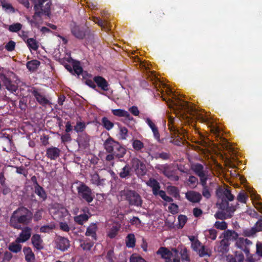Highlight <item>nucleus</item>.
<instances>
[{"mask_svg":"<svg viewBox=\"0 0 262 262\" xmlns=\"http://www.w3.org/2000/svg\"><path fill=\"white\" fill-rule=\"evenodd\" d=\"M94 21L102 28H105L107 24L106 20H102V19L97 18V17H95V18H94Z\"/></svg>","mask_w":262,"mask_h":262,"instance_id":"62","label":"nucleus"},{"mask_svg":"<svg viewBox=\"0 0 262 262\" xmlns=\"http://www.w3.org/2000/svg\"><path fill=\"white\" fill-rule=\"evenodd\" d=\"M23 252L25 255V260L27 262H35V254L30 247H24Z\"/></svg>","mask_w":262,"mask_h":262,"instance_id":"23","label":"nucleus"},{"mask_svg":"<svg viewBox=\"0 0 262 262\" xmlns=\"http://www.w3.org/2000/svg\"><path fill=\"white\" fill-rule=\"evenodd\" d=\"M35 193L39 196L41 199H42L43 201H45L47 198V193L43 187L40 186L39 184H37L36 187V189L34 191Z\"/></svg>","mask_w":262,"mask_h":262,"instance_id":"35","label":"nucleus"},{"mask_svg":"<svg viewBox=\"0 0 262 262\" xmlns=\"http://www.w3.org/2000/svg\"><path fill=\"white\" fill-rule=\"evenodd\" d=\"M157 254L161 255L165 262H181L178 256H174L171 251L168 250L167 247H160L157 251Z\"/></svg>","mask_w":262,"mask_h":262,"instance_id":"12","label":"nucleus"},{"mask_svg":"<svg viewBox=\"0 0 262 262\" xmlns=\"http://www.w3.org/2000/svg\"><path fill=\"white\" fill-rule=\"evenodd\" d=\"M146 122L147 123L148 125L151 128L154 136V138L158 140L159 142L160 141V135L158 129L154 122H152L151 120H150V118H147L146 120Z\"/></svg>","mask_w":262,"mask_h":262,"instance_id":"26","label":"nucleus"},{"mask_svg":"<svg viewBox=\"0 0 262 262\" xmlns=\"http://www.w3.org/2000/svg\"><path fill=\"white\" fill-rule=\"evenodd\" d=\"M91 182L94 185H100L101 184V180H100V176L97 172H94L93 173L90 174Z\"/></svg>","mask_w":262,"mask_h":262,"instance_id":"39","label":"nucleus"},{"mask_svg":"<svg viewBox=\"0 0 262 262\" xmlns=\"http://www.w3.org/2000/svg\"><path fill=\"white\" fill-rule=\"evenodd\" d=\"M69 212L66 208L62 207L57 209L54 214V217L56 219H62L68 215Z\"/></svg>","mask_w":262,"mask_h":262,"instance_id":"29","label":"nucleus"},{"mask_svg":"<svg viewBox=\"0 0 262 262\" xmlns=\"http://www.w3.org/2000/svg\"><path fill=\"white\" fill-rule=\"evenodd\" d=\"M29 92L35 97L37 102L39 104L42 105V106H46V105L50 104L49 99H48L45 95H42L37 88H32L31 89L29 90Z\"/></svg>","mask_w":262,"mask_h":262,"instance_id":"14","label":"nucleus"},{"mask_svg":"<svg viewBox=\"0 0 262 262\" xmlns=\"http://www.w3.org/2000/svg\"><path fill=\"white\" fill-rule=\"evenodd\" d=\"M132 167L138 176H143L147 173V168L145 163L141 160L134 158L131 161Z\"/></svg>","mask_w":262,"mask_h":262,"instance_id":"13","label":"nucleus"},{"mask_svg":"<svg viewBox=\"0 0 262 262\" xmlns=\"http://www.w3.org/2000/svg\"><path fill=\"white\" fill-rule=\"evenodd\" d=\"M32 220L33 212L27 207H18L12 213L9 225L14 229L21 230L15 240L17 243H24L31 237L32 229L28 225L32 222Z\"/></svg>","mask_w":262,"mask_h":262,"instance_id":"1","label":"nucleus"},{"mask_svg":"<svg viewBox=\"0 0 262 262\" xmlns=\"http://www.w3.org/2000/svg\"><path fill=\"white\" fill-rule=\"evenodd\" d=\"M104 149L107 152H112L114 158H124L126 149L125 147L120 144L119 142L116 141L114 138L109 136L103 143Z\"/></svg>","mask_w":262,"mask_h":262,"instance_id":"3","label":"nucleus"},{"mask_svg":"<svg viewBox=\"0 0 262 262\" xmlns=\"http://www.w3.org/2000/svg\"><path fill=\"white\" fill-rule=\"evenodd\" d=\"M141 256L137 255V254H132L129 257L130 262H140Z\"/></svg>","mask_w":262,"mask_h":262,"instance_id":"63","label":"nucleus"},{"mask_svg":"<svg viewBox=\"0 0 262 262\" xmlns=\"http://www.w3.org/2000/svg\"><path fill=\"white\" fill-rule=\"evenodd\" d=\"M121 195L130 206H142L143 201L140 195L133 190H125L121 192Z\"/></svg>","mask_w":262,"mask_h":262,"instance_id":"7","label":"nucleus"},{"mask_svg":"<svg viewBox=\"0 0 262 262\" xmlns=\"http://www.w3.org/2000/svg\"><path fill=\"white\" fill-rule=\"evenodd\" d=\"M132 176V167L129 164H126L119 173L120 177L125 178Z\"/></svg>","mask_w":262,"mask_h":262,"instance_id":"31","label":"nucleus"},{"mask_svg":"<svg viewBox=\"0 0 262 262\" xmlns=\"http://www.w3.org/2000/svg\"><path fill=\"white\" fill-rule=\"evenodd\" d=\"M15 42L13 41H9L5 45V48L8 51H13L15 49Z\"/></svg>","mask_w":262,"mask_h":262,"instance_id":"61","label":"nucleus"},{"mask_svg":"<svg viewBox=\"0 0 262 262\" xmlns=\"http://www.w3.org/2000/svg\"><path fill=\"white\" fill-rule=\"evenodd\" d=\"M128 129L126 127L120 126L119 127L120 138L122 140H125L127 137Z\"/></svg>","mask_w":262,"mask_h":262,"instance_id":"52","label":"nucleus"},{"mask_svg":"<svg viewBox=\"0 0 262 262\" xmlns=\"http://www.w3.org/2000/svg\"><path fill=\"white\" fill-rule=\"evenodd\" d=\"M208 234H207V237L210 238L212 240H215L216 238L217 232L214 229H210L207 231Z\"/></svg>","mask_w":262,"mask_h":262,"instance_id":"55","label":"nucleus"},{"mask_svg":"<svg viewBox=\"0 0 262 262\" xmlns=\"http://www.w3.org/2000/svg\"><path fill=\"white\" fill-rule=\"evenodd\" d=\"M199 255L201 256V257H203V256H210L211 252L209 248L204 246V245H202L201 244V246L200 247V250L199 251Z\"/></svg>","mask_w":262,"mask_h":262,"instance_id":"40","label":"nucleus"},{"mask_svg":"<svg viewBox=\"0 0 262 262\" xmlns=\"http://www.w3.org/2000/svg\"><path fill=\"white\" fill-rule=\"evenodd\" d=\"M119 231V228L117 226H113L107 233L108 236L111 238H115Z\"/></svg>","mask_w":262,"mask_h":262,"instance_id":"50","label":"nucleus"},{"mask_svg":"<svg viewBox=\"0 0 262 262\" xmlns=\"http://www.w3.org/2000/svg\"><path fill=\"white\" fill-rule=\"evenodd\" d=\"M237 200L241 203H246L248 197L246 193L244 191H241L237 195Z\"/></svg>","mask_w":262,"mask_h":262,"instance_id":"44","label":"nucleus"},{"mask_svg":"<svg viewBox=\"0 0 262 262\" xmlns=\"http://www.w3.org/2000/svg\"><path fill=\"white\" fill-rule=\"evenodd\" d=\"M185 198L192 203H199L202 199V195L195 191H188L185 193Z\"/></svg>","mask_w":262,"mask_h":262,"instance_id":"20","label":"nucleus"},{"mask_svg":"<svg viewBox=\"0 0 262 262\" xmlns=\"http://www.w3.org/2000/svg\"><path fill=\"white\" fill-rule=\"evenodd\" d=\"M78 195L81 200H84L87 203L92 202L95 194L92 191V189L87 186L84 183H81L79 186L77 187Z\"/></svg>","mask_w":262,"mask_h":262,"instance_id":"9","label":"nucleus"},{"mask_svg":"<svg viewBox=\"0 0 262 262\" xmlns=\"http://www.w3.org/2000/svg\"><path fill=\"white\" fill-rule=\"evenodd\" d=\"M61 152V149L58 148V147L51 146L50 147H47L46 156L48 159L55 160L58 159L59 157H60Z\"/></svg>","mask_w":262,"mask_h":262,"instance_id":"16","label":"nucleus"},{"mask_svg":"<svg viewBox=\"0 0 262 262\" xmlns=\"http://www.w3.org/2000/svg\"><path fill=\"white\" fill-rule=\"evenodd\" d=\"M9 250L14 253L19 252L21 250L22 245L20 243H12L9 246Z\"/></svg>","mask_w":262,"mask_h":262,"instance_id":"41","label":"nucleus"},{"mask_svg":"<svg viewBox=\"0 0 262 262\" xmlns=\"http://www.w3.org/2000/svg\"><path fill=\"white\" fill-rule=\"evenodd\" d=\"M101 125L106 129L111 130L113 128L114 123L111 122L106 117H103L101 119Z\"/></svg>","mask_w":262,"mask_h":262,"instance_id":"38","label":"nucleus"},{"mask_svg":"<svg viewBox=\"0 0 262 262\" xmlns=\"http://www.w3.org/2000/svg\"><path fill=\"white\" fill-rule=\"evenodd\" d=\"M1 79L6 86L7 90H9L12 93H15L17 92L18 90V86L16 84H14L9 78L6 77L5 75H3Z\"/></svg>","mask_w":262,"mask_h":262,"instance_id":"19","label":"nucleus"},{"mask_svg":"<svg viewBox=\"0 0 262 262\" xmlns=\"http://www.w3.org/2000/svg\"><path fill=\"white\" fill-rule=\"evenodd\" d=\"M151 149L149 147V155L148 156L147 160H153L154 159H161V152H155L154 154H151Z\"/></svg>","mask_w":262,"mask_h":262,"instance_id":"57","label":"nucleus"},{"mask_svg":"<svg viewBox=\"0 0 262 262\" xmlns=\"http://www.w3.org/2000/svg\"><path fill=\"white\" fill-rule=\"evenodd\" d=\"M256 253L257 255L259 256H262V243H259V242H258V243H256Z\"/></svg>","mask_w":262,"mask_h":262,"instance_id":"64","label":"nucleus"},{"mask_svg":"<svg viewBox=\"0 0 262 262\" xmlns=\"http://www.w3.org/2000/svg\"><path fill=\"white\" fill-rule=\"evenodd\" d=\"M168 209L170 213L172 214H175V213H178L179 211V206L174 204V203H171L168 206Z\"/></svg>","mask_w":262,"mask_h":262,"instance_id":"59","label":"nucleus"},{"mask_svg":"<svg viewBox=\"0 0 262 262\" xmlns=\"http://www.w3.org/2000/svg\"><path fill=\"white\" fill-rule=\"evenodd\" d=\"M40 62L38 60L33 59L27 62L26 66L28 70L30 71H35L38 69L40 66Z\"/></svg>","mask_w":262,"mask_h":262,"instance_id":"28","label":"nucleus"},{"mask_svg":"<svg viewBox=\"0 0 262 262\" xmlns=\"http://www.w3.org/2000/svg\"><path fill=\"white\" fill-rule=\"evenodd\" d=\"M86 123L84 122L77 121L76 125L74 127V129L76 133H82L86 128Z\"/></svg>","mask_w":262,"mask_h":262,"instance_id":"42","label":"nucleus"},{"mask_svg":"<svg viewBox=\"0 0 262 262\" xmlns=\"http://www.w3.org/2000/svg\"><path fill=\"white\" fill-rule=\"evenodd\" d=\"M83 73V69L80 66V63L78 61H75L73 63V74H76L78 76Z\"/></svg>","mask_w":262,"mask_h":262,"instance_id":"36","label":"nucleus"},{"mask_svg":"<svg viewBox=\"0 0 262 262\" xmlns=\"http://www.w3.org/2000/svg\"><path fill=\"white\" fill-rule=\"evenodd\" d=\"M178 221L179 222V227L183 228L187 222V218L185 215H179L178 216Z\"/></svg>","mask_w":262,"mask_h":262,"instance_id":"58","label":"nucleus"},{"mask_svg":"<svg viewBox=\"0 0 262 262\" xmlns=\"http://www.w3.org/2000/svg\"><path fill=\"white\" fill-rule=\"evenodd\" d=\"M13 257V255L10 252H8V251H6L3 257V259L1 262H8L10 261L11 258Z\"/></svg>","mask_w":262,"mask_h":262,"instance_id":"60","label":"nucleus"},{"mask_svg":"<svg viewBox=\"0 0 262 262\" xmlns=\"http://www.w3.org/2000/svg\"><path fill=\"white\" fill-rule=\"evenodd\" d=\"M155 169L171 181H178L180 179L179 176L175 174L171 164H168V163L156 164L155 165Z\"/></svg>","mask_w":262,"mask_h":262,"instance_id":"8","label":"nucleus"},{"mask_svg":"<svg viewBox=\"0 0 262 262\" xmlns=\"http://www.w3.org/2000/svg\"><path fill=\"white\" fill-rule=\"evenodd\" d=\"M31 243L33 247L37 250H41L43 249V241L40 234H33L31 238Z\"/></svg>","mask_w":262,"mask_h":262,"instance_id":"21","label":"nucleus"},{"mask_svg":"<svg viewBox=\"0 0 262 262\" xmlns=\"http://www.w3.org/2000/svg\"><path fill=\"white\" fill-rule=\"evenodd\" d=\"M252 242L248 239H245L243 237H239L235 243L237 248L243 251L247 257L248 261L254 262L256 260L254 255H251L250 253V247L252 245Z\"/></svg>","mask_w":262,"mask_h":262,"instance_id":"6","label":"nucleus"},{"mask_svg":"<svg viewBox=\"0 0 262 262\" xmlns=\"http://www.w3.org/2000/svg\"><path fill=\"white\" fill-rule=\"evenodd\" d=\"M98 227L96 223H92L86 228L85 232V235L86 236H91L93 240L97 241Z\"/></svg>","mask_w":262,"mask_h":262,"instance_id":"18","label":"nucleus"},{"mask_svg":"<svg viewBox=\"0 0 262 262\" xmlns=\"http://www.w3.org/2000/svg\"><path fill=\"white\" fill-rule=\"evenodd\" d=\"M180 254L183 262H190V257L189 250L186 247L181 249Z\"/></svg>","mask_w":262,"mask_h":262,"instance_id":"32","label":"nucleus"},{"mask_svg":"<svg viewBox=\"0 0 262 262\" xmlns=\"http://www.w3.org/2000/svg\"><path fill=\"white\" fill-rule=\"evenodd\" d=\"M89 219L88 215L82 214L75 216L74 217V221L79 225H82L84 222H87Z\"/></svg>","mask_w":262,"mask_h":262,"instance_id":"34","label":"nucleus"},{"mask_svg":"<svg viewBox=\"0 0 262 262\" xmlns=\"http://www.w3.org/2000/svg\"><path fill=\"white\" fill-rule=\"evenodd\" d=\"M93 79L96 85V87L98 86L100 90L104 91V92L108 91L110 84L104 77L99 75L94 76Z\"/></svg>","mask_w":262,"mask_h":262,"instance_id":"15","label":"nucleus"},{"mask_svg":"<svg viewBox=\"0 0 262 262\" xmlns=\"http://www.w3.org/2000/svg\"><path fill=\"white\" fill-rule=\"evenodd\" d=\"M112 112L114 115L117 117H124L127 115L126 111L122 109H114L112 110Z\"/></svg>","mask_w":262,"mask_h":262,"instance_id":"53","label":"nucleus"},{"mask_svg":"<svg viewBox=\"0 0 262 262\" xmlns=\"http://www.w3.org/2000/svg\"><path fill=\"white\" fill-rule=\"evenodd\" d=\"M256 233L257 230H256L255 225L250 229H245L243 230V235L244 236H254Z\"/></svg>","mask_w":262,"mask_h":262,"instance_id":"43","label":"nucleus"},{"mask_svg":"<svg viewBox=\"0 0 262 262\" xmlns=\"http://www.w3.org/2000/svg\"><path fill=\"white\" fill-rule=\"evenodd\" d=\"M224 196L225 197L226 201H233L234 199V195L232 194L231 190L226 188L223 191Z\"/></svg>","mask_w":262,"mask_h":262,"instance_id":"47","label":"nucleus"},{"mask_svg":"<svg viewBox=\"0 0 262 262\" xmlns=\"http://www.w3.org/2000/svg\"><path fill=\"white\" fill-rule=\"evenodd\" d=\"M1 5L3 8L5 10H10L14 12L13 6L11 4L6 2V0H0V5Z\"/></svg>","mask_w":262,"mask_h":262,"instance_id":"46","label":"nucleus"},{"mask_svg":"<svg viewBox=\"0 0 262 262\" xmlns=\"http://www.w3.org/2000/svg\"><path fill=\"white\" fill-rule=\"evenodd\" d=\"M38 2L34 5V13L33 15V19L31 20V23L37 24L39 21L41 20L42 15H47L48 17H50L51 15V8L50 3H47L44 8H43V5L47 0H37Z\"/></svg>","mask_w":262,"mask_h":262,"instance_id":"4","label":"nucleus"},{"mask_svg":"<svg viewBox=\"0 0 262 262\" xmlns=\"http://www.w3.org/2000/svg\"><path fill=\"white\" fill-rule=\"evenodd\" d=\"M27 46L30 50L33 51H37L39 48L38 41L34 38H29L27 40Z\"/></svg>","mask_w":262,"mask_h":262,"instance_id":"30","label":"nucleus"},{"mask_svg":"<svg viewBox=\"0 0 262 262\" xmlns=\"http://www.w3.org/2000/svg\"><path fill=\"white\" fill-rule=\"evenodd\" d=\"M229 245L230 243H227L226 239H225L224 237L220 241L216 249L218 252L221 253V254H226L229 249Z\"/></svg>","mask_w":262,"mask_h":262,"instance_id":"24","label":"nucleus"},{"mask_svg":"<svg viewBox=\"0 0 262 262\" xmlns=\"http://www.w3.org/2000/svg\"><path fill=\"white\" fill-rule=\"evenodd\" d=\"M132 147L135 151L138 153L140 157L147 159L149 155V147L145 146L141 140L139 139L132 140Z\"/></svg>","mask_w":262,"mask_h":262,"instance_id":"10","label":"nucleus"},{"mask_svg":"<svg viewBox=\"0 0 262 262\" xmlns=\"http://www.w3.org/2000/svg\"><path fill=\"white\" fill-rule=\"evenodd\" d=\"M216 229L220 230H226L228 228V224L225 221H216L214 224Z\"/></svg>","mask_w":262,"mask_h":262,"instance_id":"48","label":"nucleus"},{"mask_svg":"<svg viewBox=\"0 0 262 262\" xmlns=\"http://www.w3.org/2000/svg\"><path fill=\"white\" fill-rule=\"evenodd\" d=\"M147 185L152 189V193L155 195H158V190L161 188L159 182L154 178H150L146 182Z\"/></svg>","mask_w":262,"mask_h":262,"instance_id":"22","label":"nucleus"},{"mask_svg":"<svg viewBox=\"0 0 262 262\" xmlns=\"http://www.w3.org/2000/svg\"><path fill=\"white\" fill-rule=\"evenodd\" d=\"M201 246V243L199 239H195L191 244V247L193 250L196 251L199 254V250Z\"/></svg>","mask_w":262,"mask_h":262,"instance_id":"54","label":"nucleus"},{"mask_svg":"<svg viewBox=\"0 0 262 262\" xmlns=\"http://www.w3.org/2000/svg\"><path fill=\"white\" fill-rule=\"evenodd\" d=\"M136 237L134 234H128L126 236V246L127 247H134L136 244Z\"/></svg>","mask_w":262,"mask_h":262,"instance_id":"37","label":"nucleus"},{"mask_svg":"<svg viewBox=\"0 0 262 262\" xmlns=\"http://www.w3.org/2000/svg\"><path fill=\"white\" fill-rule=\"evenodd\" d=\"M21 28L22 24L20 23H15V24L9 26L8 30L11 32H18L21 30Z\"/></svg>","mask_w":262,"mask_h":262,"instance_id":"49","label":"nucleus"},{"mask_svg":"<svg viewBox=\"0 0 262 262\" xmlns=\"http://www.w3.org/2000/svg\"><path fill=\"white\" fill-rule=\"evenodd\" d=\"M208 179V172L204 170L202 176L200 177V184L203 188L207 185V180Z\"/></svg>","mask_w":262,"mask_h":262,"instance_id":"51","label":"nucleus"},{"mask_svg":"<svg viewBox=\"0 0 262 262\" xmlns=\"http://www.w3.org/2000/svg\"><path fill=\"white\" fill-rule=\"evenodd\" d=\"M167 192L169 195L173 196L176 199L180 197V191L177 186H168L167 187Z\"/></svg>","mask_w":262,"mask_h":262,"instance_id":"33","label":"nucleus"},{"mask_svg":"<svg viewBox=\"0 0 262 262\" xmlns=\"http://www.w3.org/2000/svg\"><path fill=\"white\" fill-rule=\"evenodd\" d=\"M70 30L72 34L78 39L84 38L85 35L90 33L89 28L77 25L75 22H73L70 24Z\"/></svg>","mask_w":262,"mask_h":262,"instance_id":"11","label":"nucleus"},{"mask_svg":"<svg viewBox=\"0 0 262 262\" xmlns=\"http://www.w3.org/2000/svg\"><path fill=\"white\" fill-rule=\"evenodd\" d=\"M54 229H55V225L54 224H50V225L42 226L40 228L39 230L41 232L47 233Z\"/></svg>","mask_w":262,"mask_h":262,"instance_id":"45","label":"nucleus"},{"mask_svg":"<svg viewBox=\"0 0 262 262\" xmlns=\"http://www.w3.org/2000/svg\"><path fill=\"white\" fill-rule=\"evenodd\" d=\"M217 205L221 210L217 211L214 214V217L221 220L232 217L236 208L239 207L238 203H236L234 205L231 204L230 206L229 202L226 200H223V198L221 199L220 203H217Z\"/></svg>","mask_w":262,"mask_h":262,"instance_id":"2","label":"nucleus"},{"mask_svg":"<svg viewBox=\"0 0 262 262\" xmlns=\"http://www.w3.org/2000/svg\"><path fill=\"white\" fill-rule=\"evenodd\" d=\"M56 247L61 251H66L70 247V244L68 238L58 236L56 240Z\"/></svg>","mask_w":262,"mask_h":262,"instance_id":"17","label":"nucleus"},{"mask_svg":"<svg viewBox=\"0 0 262 262\" xmlns=\"http://www.w3.org/2000/svg\"><path fill=\"white\" fill-rule=\"evenodd\" d=\"M90 137L87 133H81L78 138V144L81 147H86L90 144Z\"/></svg>","mask_w":262,"mask_h":262,"instance_id":"25","label":"nucleus"},{"mask_svg":"<svg viewBox=\"0 0 262 262\" xmlns=\"http://www.w3.org/2000/svg\"><path fill=\"white\" fill-rule=\"evenodd\" d=\"M42 217V211L40 209H38L35 211V213H33V219L35 222H38L41 220Z\"/></svg>","mask_w":262,"mask_h":262,"instance_id":"56","label":"nucleus"},{"mask_svg":"<svg viewBox=\"0 0 262 262\" xmlns=\"http://www.w3.org/2000/svg\"><path fill=\"white\" fill-rule=\"evenodd\" d=\"M169 107L175 108L180 112H183L184 113L192 115L193 108L191 107L190 104L186 101L177 97L176 95L172 97V99H169Z\"/></svg>","mask_w":262,"mask_h":262,"instance_id":"5","label":"nucleus"},{"mask_svg":"<svg viewBox=\"0 0 262 262\" xmlns=\"http://www.w3.org/2000/svg\"><path fill=\"white\" fill-rule=\"evenodd\" d=\"M191 169L193 171L194 173H195L200 178L201 176H203L202 173L204 170V167L203 166L201 163H193L191 166Z\"/></svg>","mask_w":262,"mask_h":262,"instance_id":"27","label":"nucleus"}]
</instances>
